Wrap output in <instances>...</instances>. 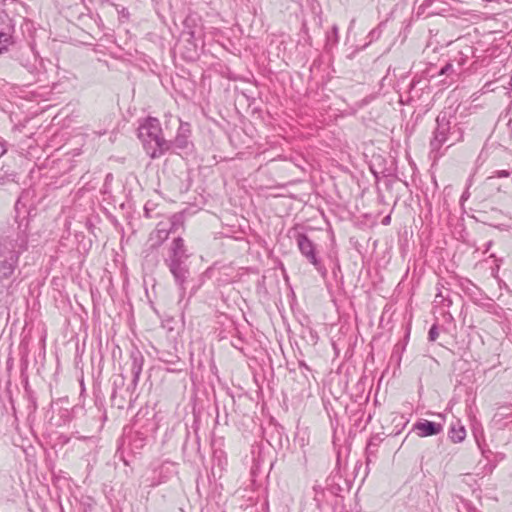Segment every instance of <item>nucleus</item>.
Instances as JSON below:
<instances>
[{"label": "nucleus", "instance_id": "1", "mask_svg": "<svg viewBox=\"0 0 512 512\" xmlns=\"http://www.w3.org/2000/svg\"><path fill=\"white\" fill-rule=\"evenodd\" d=\"M28 248V234L18 226L8 234L0 236V293H11L14 274L20 255Z\"/></svg>", "mask_w": 512, "mask_h": 512}, {"label": "nucleus", "instance_id": "2", "mask_svg": "<svg viewBox=\"0 0 512 512\" xmlns=\"http://www.w3.org/2000/svg\"><path fill=\"white\" fill-rule=\"evenodd\" d=\"M138 137L146 153L153 159L161 157L172 147L163 136L160 121L154 117H148L140 124Z\"/></svg>", "mask_w": 512, "mask_h": 512}, {"label": "nucleus", "instance_id": "3", "mask_svg": "<svg viewBox=\"0 0 512 512\" xmlns=\"http://www.w3.org/2000/svg\"><path fill=\"white\" fill-rule=\"evenodd\" d=\"M453 116L441 112L436 118V128L430 141L432 152H438L444 144L452 146L463 140L464 132L457 122L451 121Z\"/></svg>", "mask_w": 512, "mask_h": 512}, {"label": "nucleus", "instance_id": "4", "mask_svg": "<svg viewBox=\"0 0 512 512\" xmlns=\"http://www.w3.org/2000/svg\"><path fill=\"white\" fill-rule=\"evenodd\" d=\"M296 242L301 254L322 274L326 273L321 261L317 257L314 243L307 237L306 234L298 233Z\"/></svg>", "mask_w": 512, "mask_h": 512}, {"label": "nucleus", "instance_id": "5", "mask_svg": "<svg viewBox=\"0 0 512 512\" xmlns=\"http://www.w3.org/2000/svg\"><path fill=\"white\" fill-rule=\"evenodd\" d=\"M174 277L175 283L178 285L181 296L185 294L186 282L190 275L186 262H165Z\"/></svg>", "mask_w": 512, "mask_h": 512}, {"label": "nucleus", "instance_id": "6", "mask_svg": "<svg viewBox=\"0 0 512 512\" xmlns=\"http://www.w3.org/2000/svg\"><path fill=\"white\" fill-rule=\"evenodd\" d=\"M191 137V126L187 122L180 121L179 128L177 130V134L173 141H169L172 144V148H176L179 150H186L192 146V142L190 141Z\"/></svg>", "mask_w": 512, "mask_h": 512}, {"label": "nucleus", "instance_id": "7", "mask_svg": "<svg viewBox=\"0 0 512 512\" xmlns=\"http://www.w3.org/2000/svg\"><path fill=\"white\" fill-rule=\"evenodd\" d=\"M187 259L188 254L186 253L183 239L181 237L175 238L171 244L165 262H186Z\"/></svg>", "mask_w": 512, "mask_h": 512}, {"label": "nucleus", "instance_id": "8", "mask_svg": "<svg viewBox=\"0 0 512 512\" xmlns=\"http://www.w3.org/2000/svg\"><path fill=\"white\" fill-rule=\"evenodd\" d=\"M130 361H131V373H132V386L135 388L138 385L140 375L143 369L144 364V356L138 349H133L130 352Z\"/></svg>", "mask_w": 512, "mask_h": 512}, {"label": "nucleus", "instance_id": "9", "mask_svg": "<svg viewBox=\"0 0 512 512\" xmlns=\"http://www.w3.org/2000/svg\"><path fill=\"white\" fill-rule=\"evenodd\" d=\"M20 64L22 67H24L32 76H36L41 71V60L39 57L33 53L32 51H29L27 53H23L20 58Z\"/></svg>", "mask_w": 512, "mask_h": 512}, {"label": "nucleus", "instance_id": "10", "mask_svg": "<svg viewBox=\"0 0 512 512\" xmlns=\"http://www.w3.org/2000/svg\"><path fill=\"white\" fill-rule=\"evenodd\" d=\"M414 429L420 437H428L441 433L443 426L440 423L423 420L414 424Z\"/></svg>", "mask_w": 512, "mask_h": 512}, {"label": "nucleus", "instance_id": "11", "mask_svg": "<svg viewBox=\"0 0 512 512\" xmlns=\"http://www.w3.org/2000/svg\"><path fill=\"white\" fill-rule=\"evenodd\" d=\"M474 48L470 45H465L459 49L455 55L450 59L459 69L462 70L463 66L467 63L468 59L473 55Z\"/></svg>", "mask_w": 512, "mask_h": 512}, {"label": "nucleus", "instance_id": "12", "mask_svg": "<svg viewBox=\"0 0 512 512\" xmlns=\"http://www.w3.org/2000/svg\"><path fill=\"white\" fill-rule=\"evenodd\" d=\"M466 437V430L460 423L452 424L449 429V438L453 443H461Z\"/></svg>", "mask_w": 512, "mask_h": 512}, {"label": "nucleus", "instance_id": "13", "mask_svg": "<svg viewBox=\"0 0 512 512\" xmlns=\"http://www.w3.org/2000/svg\"><path fill=\"white\" fill-rule=\"evenodd\" d=\"M14 31L1 30L0 31V55L8 50V47L14 43Z\"/></svg>", "mask_w": 512, "mask_h": 512}, {"label": "nucleus", "instance_id": "14", "mask_svg": "<svg viewBox=\"0 0 512 512\" xmlns=\"http://www.w3.org/2000/svg\"><path fill=\"white\" fill-rule=\"evenodd\" d=\"M462 70L459 69L452 61H449L441 68L439 75H447L451 77L452 81H455L459 77Z\"/></svg>", "mask_w": 512, "mask_h": 512}, {"label": "nucleus", "instance_id": "15", "mask_svg": "<svg viewBox=\"0 0 512 512\" xmlns=\"http://www.w3.org/2000/svg\"><path fill=\"white\" fill-rule=\"evenodd\" d=\"M168 235H169V231L167 229L158 228L150 236V241L153 242L151 244V247L157 248L158 246H160L162 244V242L168 238Z\"/></svg>", "mask_w": 512, "mask_h": 512}, {"label": "nucleus", "instance_id": "16", "mask_svg": "<svg viewBox=\"0 0 512 512\" xmlns=\"http://www.w3.org/2000/svg\"><path fill=\"white\" fill-rule=\"evenodd\" d=\"M15 31V24L12 18L4 11L0 10V31Z\"/></svg>", "mask_w": 512, "mask_h": 512}, {"label": "nucleus", "instance_id": "17", "mask_svg": "<svg viewBox=\"0 0 512 512\" xmlns=\"http://www.w3.org/2000/svg\"><path fill=\"white\" fill-rule=\"evenodd\" d=\"M125 384V377L123 374H119L114 377L113 380V391L112 396L114 397L118 390H120Z\"/></svg>", "mask_w": 512, "mask_h": 512}, {"label": "nucleus", "instance_id": "18", "mask_svg": "<svg viewBox=\"0 0 512 512\" xmlns=\"http://www.w3.org/2000/svg\"><path fill=\"white\" fill-rule=\"evenodd\" d=\"M439 336L438 327L436 325H433L428 333V339L431 342H434Z\"/></svg>", "mask_w": 512, "mask_h": 512}, {"label": "nucleus", "instance_id": "19", "mask_svg": "<svg viewBox=\"0 0 512 512\" xmlns=\"http://www.w3.org/2000/svg\"><path fill=\"white\" fill-rule=\"evenodd\" d=\"M338 32H339V28L337 25H333L332 29H331V36L329 35L328 38L329 40L331 39V37H333V41L335 43L338 42Z\"/></svg>", "mask_w": 512, "mask_h": 512}, {"label": "nucleus", "instance_id": "20", "mask_svg": "<svg viewBox=\"0 0 512 512\" xmlns=\"http://www.w3.org/2000/svg\"><path fill=\"white\" fill-rule=\"evenodd\" d=\"M9 181V176L6 172H0V185H4Z\"/></svg>", "mask_w": 512, "mask_h": 512}, {"label": "nucleus", "instance_id": "21", "mask_svg": "<svg viewBox=\"0 0 512 512\" xmlns=\"http://www.w3.org/2000/svg\"><path fill=\"white\" fill-rule=\"evenodd\" d=\"M120 15L123 17V18H126L128 19L129 18V11L128 9L126 8H122L120 11H119Z\"/></svg>", "mask_w": 512, "mask_h": 512}, {"label": "nucleus", "instance_id": "22", "mask_svg": "<svg viewBox=\"0 0 512 512\" xmlns=\"http://www.w3.org/2000/svg\"><path fill=\"white\" fill-rule=\"evenodd\" d=\"M498 175H499V177H508L509 176V172L506 171V170H502V171L498 172Z\"/></svg>", "mask_w": 512, "mask_h": 512}, {"label": "nucleus", "instance_id": "23", "mask_svg": "<svg viewBox=\"0 0 512 512\" xmlns=\"http://www.w3.org/2000/svg\"><path fill=\"white\" fill-rule=\"evenodd\" d=\"M5 148H4V145L2 143H0V157L5 153Z\"/></svg>", "mask_w": 512, "mask_h": 512}, {"label": "nucleus", "instance_id": "24", "mask_svg": "<svg viewBox=\"0 0 512 512\" xmlns=\"http://www.w3.org/2000/svg\"><path fill=\"white\" fill-rule=\"evenodd\" d=\"M390 222V216H386L384 219H383V223L384 224H388Z\"/></svg>", "mask_w": 512, "mask_h": 512}]
</instances>
